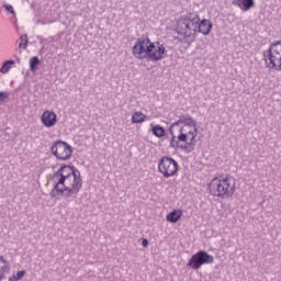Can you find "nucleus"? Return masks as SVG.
<instances>
[{
  "instance_id": "1",
  "label": "nucleus",
  "mask_w": 281,
  "mask_h": 281,
  "mask_svg": "<svg viewBox=\"0 0 281 281\" xmlns=\"http://www.w3.org/2000/svg\"><path fill=\"white\" fill-rule=\"evenodd\" d=\"M171 133L170 146L177 148L179 142L184 144L181 148L186 153H192L196 146V137H199V124L196 120L189 114L179 116L169 128Z\"/></svg>"
},
{
  "instance_id": "2",
  "label": "nucleus",
  "mask_w": 281,
  "mask_h": 281,
  "mask_svg": "<svg viewBox=\"0 0 281 281\" xmlns=\"http://www.w3.org/2000/svg\"><path fill=\"white\" fill-rule=\"evenodd\" d=\"M53 183H55L53 196L56 198L63 196L65 192L67 194H78L82 190L80 171L69 165H64L54 173Z\"/></svg>"
},
{
  "instance_id": "3",
  "label": "nucleus",
  "mask_w": 281,
  "mask_h": 281,
  "mask_svg": "<svg viewBox=\"0 0 281 281\" xmlns=\"http://www.w3.org/2000/svg\"><path fill=\"white\" fill-rule=\"evenodd\" d=\"M176 32L183 38L194 41L196 34L207 36L212 32V21L201 20L196 13H187L177 20Z\"/></svg>"
},
{
  "instance_id": "4",
  "label": "nucleus",
  "mask_w": 281,
  "mask_h": 281,
  "mask_svg": "<svg viewBox=\"0 0 281 281\" xmlns=\"http://www.w3.org/2000/svg\"><path fill=\"white\" fill-rule=\"evenodd\" d=\"M132 54L137 60H151L159 63L166 58V46L160 42H153L150 38H138L132 47Z\"/></svg>"
},
{
  "instance_id": "5",
  "label": "nucleus",
  "mask_w": 281,
  "mask_h": 281,
  "mask_svg": "<svg viewBox=\"0 0 281 281\" xmlns=\"http://www.w3.org/2000/svg\"><path fill=\"white\" fill-rule=\"evenodd\" d=\"M206 190L214 199H232L236 193V181L228 176H218L210 180Z\"/></svg>"
},
{
  "instance_id": "6",
  "label": "nucleus",
  "mask_w": 281,
  "mask_h": 281,
  "mask_svg": "<svg viewBox=\"0 0 281 281\" xmlns=\"http://www.w3.org/2000/svg\"><path fill=\"white\" fill-rule=\"evenodd\" d=\"M158 171L162 175L164 179L177 177L179 175V162L172 157L164 156L158 161Z\"/></svg>"
},
{
  "instance_id": "7",
  "label": "nucleus",
  "mask_w": 281,
  "mask_h": 281,
  "mask_svg": "<svg viewBox=\"0 0 281 281\" xmlns=\"http://www.w3.org/2000/svg\"><path fill=\"white\" fill-rule=\"evenodd\" d=\"M266 65L269 69L280 71L281 68V42H277L269 47L268 54L265 55Z\"/></svg>"
},
{
  "instance_id": "8",
  "label": "nucleus",
  "mask_w": 281,
  "mask_h": 281,
  "mask_svg": "<svg viewBox=\"0 0 281 281\" xmlns=\"http://www.w3.org/2000/svg\"><path fill=\"white\" fill-rule=\"evenodd\" d=\"M202 265H214V256L207 254L205 250H200L191 256L188 260L187 267L194 271H199Z\"/></svg>"
},
{
  "instance_id": "9",
  "label": "nucleus",
  "mask_w": 281,
  "mask_h": 281,
  "mask_svg": "<svg viewBox=\"0 0 281 281\" xmlns=\"http://www.w3.org/2000/svg\"><path fill=\"white\" fill-rule=\"evenodd\" d=\"M50 151L59 161H67L71 157L74 148L66 142L57 140L52 145Z\"/></svg>"
},
{
  "instance_id": "10",
  "label": "nucleus",
  "mask_w": 281,
  "mask_h": 281,
  "mask_svg": "<svg viewBox=\"0 0 281 281\" xmlns=\"http://www.w3.org/2000/svg\"><path fill=\"white\" fill-rule=\"evenodd\" d=\"M41 122L46 128H52L58 123V115H56L52 110H46L41 116Z\"/></svg>"
},
{
  "instance_id": "11",
  "label": "nucleus",
  "mask_w": 281,
  "mask_h": 281,
  "mask_svg": "<svg viewBox=\"0 0 281 281\" xmlns=\"http://www.w3.org/2000/svg\"><path fill=\"white\" fill-rule=\"evenodd\" d=\"M181 216H183V211L181 209H176L166 215V221H168V223H179Z\"/></svg>"
},
{
  "instance_id": "12",
  "label": "nucleus",
  "mask_w": 281,
  "mask_h": 281,
  "mask_svg": "<svg viewBox=\"0 0 281 281\" xmlns=\"http://www.w3.org/2000/svg\"><path fill=\"white\" fill-rule=\"evenodd\" d=\"M10 270V263L3 256H0V281L3 280L5 271Z\"/></svg>"
},
{
  "instance_id": "13",
  "label": "nucleus",
  "mask_w": 281,
  "mask_h": 281,
  "mask_svg": "<svg viewBox=\"0 0 281 281\" xmlns=\"http://www.w3.org/2000/svg\"><path fill=\"white\" fill-rule=\"evenodd\" d=\"M146 120H148V116H146V114L143 112H134L132 115L133 124H143V122H146Z\"/></svg>"
},
{
  "instance_id": "14",
  "label": "nucleus",
  "mask_w": 281,
  "mask_h": 281,
  "mask_svg": "<svg viewBox=\"0 0 281 281\" xmlns=\"http://www.w3.org/2000/svg\"><path fill=\"white\" fill-rule=\"evenodd\" d=\"M151 131L156 137H166V130L162 126L156 125Z\"/></svg>"
},
{
  "instance_id": "15",
  "label": "nucleus",
  "mask_w": 281,
  "mask_h": 281,
  "mask_svg": "<svg viewBox=\"0 0 281 281\" xmlns=\"http://www.w3.org/2000/svg\"><path fill=\"white\" fill-rule=\"evenodd\" d=\"M12 65H14V60L4 61L2 67L0 68V74H8V71L12 69Z\"/></svg>"
},
{
  "instance_id": "16",
  "label": "nucleus",
  "mask_w": 281,
  "mask_h": 281,
  "mask_svg": "<svg viewBox=\"0 0 281 281\" xmlns=\"http://www.w3.org/2000/svg\"><path fill=\"white\" fill-rule=\"evenodd\" d=\"M254 5H255L254 0H244L243 4H241V10L247 12V10H251V8H254Z\"/></svg>"
},
{
  "instance_id": "17",
  "label": "nucleus",
  "mask_w": 281,
  "mask_h": 281,
  "mask_svg": "<svg viewBox=\"0 0 281 281\" xmlns=\"http://www.w3.org/2000/svg\"><path fill=\"white\" fill-rule=\"evenodd\" d=\"M40 60H38V57H32L30 59V69L31 71H36V67H38L40 65Z\"/></svg>"
},
{
  "instance_id": "18",
  "label": "nucleus",
  "mask_w": 281,
  "mask_h": 281,
  "mask_svg": "<svg viewBox=\"0 0 281 281\" xmlns=\"http://www.w3.org/2000/svg\"><path fill=\"white\" fill-rule=\"evenodd\" d=\"M25 277V270L18 271L16 274H13L11 278H9V281H19L23 280Z\"/></svg>"
},
{
  "instance_id": "19",
  "label": "nucleus",
  "mask_w": 281,
  "mask_h": 281,
  "mask_svg": "<svg viewBox=\"0 0 281 281\" xmlns=\"http://www.w3.org/2000/svg\"><path fill=\"white\" fill-rule=\"evenodd\" d=\"M19 47H20V49H25L27 47V35H22L20 37Z\"/></svg>"
},
{
  "instance_id": "20",
  "label": "nucleus",
  "mask_w": 281,
  "mask_h": 281,
  "mask_svg": "<svg viewBox=\"0 0 281 281\" xmlns=\"http://www.w3.org/2000/svg\"><path fill=\"white\" fill-rule=\"evenodd\" d=\"M243 1L244 0H233V5H236L237 8H240V10H243Z\"/></svg>"
},
{
  "instance_id": "21",
  "label": "nucleus",
  "mask_w": 281,
  "mask_h": 281,
  "mask_svg": "<svg viewBox=\"0 0 281 281\" xmlns=\"http://www.w3.org/2000/svg\"><path fill=\"white\" fill-rule=\"evenodd\" d=\"M7 98H8V93L0 92V102H3L4 100H7Z\"/></svg>"
},
{
  "instance_id": "22",
  "label": "nucleus",
  "mask_w": 281,
  "mask_h": 281,
  "mask_svg": "<svg viewBox=\"0 0 281 281\" xmlns=\"http://www.w3.org/2000/svg\"><path fill=\"white\" fill-rule=\"evenodd\" d=\"M7 12H10L11 14H14V8L12 5H5Z\"/></svg>"
},
{
  "instance_id": "23",
  "label": "nucleus",
  "mask_w": 281,
  "mask_h": 281,
  "mask_svg": "<svg viewBox=\"0 0 281 281\" xmlns=\"http://www.w3.org/2000/svg\"><path fill=\"white\" fill-rule=\"evenodd\" d=\"M142 245L143 247H148V239H143Z\"/></svg>"
}]
</instances>
